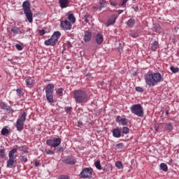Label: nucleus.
Returning <instances> with one entry per match:
<instances>
[{"label":"nucleus","mask_w":179,"mask_h":179,"mask_svg":"<svg viewBox=\"0 0 179 179\" xmlns=\"http://www.w3.org/2000/svg\"><path fill=\"white\" fill-rule=\"evenodd\" d=\"M165 128L166 131H169V132H171V131H173V124L171 123H166Z\"/></svg>","instance_id":"obj_25"},{"label":"nucleus","mask_w":179,"mask_h":179,"mask_svg":"<svg viewBox=\"0 0 179 179\" xmlns=\"http://www.w3.org/2000/svg\"><path fill=\"white\" fill-rule=\"evenodd\" d=\"M74 99L78 103H86L89 100L87 94L83 90L74 91Z\"/></svg>","instance_id":"obj_4"},{"label":"nucleus","mask_w":179,"mask_h":179,"mask_svg":"<svg viewBox=\"0 0 179 179\" xmlns=\"http://www.w3.org/2000/svg\"><path fill=\"white\" fill-rule=\"evenodd\" d=\"M82 125H83L82 122H78V127H82Z\"/></svg>","instance_id":"obj_56"},{"label":"nucleus","mask_w":179,"mask_h":179,"mask_svg":"<svg viewBox=\"0 0 179 179\" xmlns=\"http://www.w3.org/2000/svg\"><path fill=\"white\" fill-rule=\"evenodd\" d=\"M94 166L98 170H101V164H100V161L98 160L95 162Z\"/></svg>","instance_id":"obj_34"},{"label":"nucleus","mask_w":179,"mask_h":179,"mask_svg":"<svg viewBox=\"0 0 179 179\" xmlns=\"http://www.w3.org/2000/svg\"><path fill=\"white\" fill-rule=\"evenodd\" d=\"M57 41L52 36L50 38L45 41L44 44L45 45H56Z\"/></svg>","instance_id":"obj_14"},{"label":"nucleus","mask_w":179,"mask_h":179,"mask_svg":"<svg viewBox=\"0 0 179 179\" xmlns=\"http://www.w3.org/2000/svg\"><path fill=\"white\" fill-rule=\"evenodd\" d=\"M115 19L116 18H114V19H112V20H109L108 21V26H110L111 24H114V23H115Z\"/></svg>","instance_id":"obj_40"},{"label":"nucleus","mask_w":179,"mask_h":179,"mask_svg":"<svg viewBox=\"0 0 179 179\" xmlns=\"http://www.w3.org/2000/svg\"><path fill=\"white\" fill-rule=\"evenodd\" d=\"M67 16L69 22H71V23H72L73 24H75V22H76V18L75 17V15H73V13H71V12H69L67 13Z\"/></svg>","instance_id":"obj_17"},{"label":"nucleus","mask_w":179,"mask_h":179,"mask_svg":"<svg viewBox=\"0 0 179 179\" xmlns=\"http://www.w3.org/2000/svg\"><path fill=\"white\" fill-rule=\"evenodd\" d=\"M46 155H54V152L51 151L50 149H47L45 150Z\"/></svg>","instance_id":"obj_44"},{"label":"nucleus","mask_w":179,"mask_h":179,"mask_svg":"<svg viewBox=\"0 0 179 179\" xmlns=\"http://www.w3.org/2000/svg\"><path fill=\"white\" fill-rule=\"evenodd\" d=\"M38 34H39V36H44V34H45V30L40 29L38 31Z\"/></svg>","instance_id":"obj_43"},{"label":"nucleus","mask_w":179,"mask_h":179,"mask_svg":"<svg viewBox=\"0 0 179 179\" xmlns=\"http://www.w3.org/2000/svg\"><path fill=\"white\" fill-rule=\"evenodd\" d=\"M170 69L173 73H178L179 72V68L178 67H174V66H171Z\"/></svg>","instance_id":"obj_32"},{"label":"nucleus","mask_w":179,"mask_h":179,"mask_svg":"<svg viewBox=\"0 0 179 179\" xmlns=\"http://www.w3.org/2000/svg\"><path fill=\"white\" fill-rule=\"evenodd\" d=\"M0 157L1 159H5V157H6L5 149L0 148Z\"/></svg>","instance_id":"obj_28"},{"label":"nucleus","mask_w":179,"mask_h":179,"mask_svg":"<svg viewBox=\"0 0 179 179\" xmlns=\"http://www.w3.org/2000/svg\"><path fill=\"white\" fill-rule=\"evenodd\" d=\"M54 84H48L45 90L46 99L48 103H54Z\"/></svg>","instance_id":"obj_6"},{"label":"nucleus","mask_w":179,"mask_h":179,"mask_svg":"<svg viewBox=\"0 0 179 179\" xmlns=\"http://www.w3.org/2000/svg\"><path fill=\"white\" fill-rule=\"evenodd\" d=\"M131 112L132 114L137 115V117H143L145 115V112L143 111V108L140 103L132 105L130 107Z\"/></svg>","instance_id":"obj_5"},{"label":"nucleus","mask_w":179,"mask_h":179,"mask_svg":"<svg viewBox=\"0 0 179 179\" xmlns=\"http://www.w3.org/2000/svg\"><path fill=\"white\" fill-rule=\"evenodd\" d=\"M158 45H159V42H157V41H155L152 43H151L152 51H156L157 50Z\"/></svg>","instance_id":"obj_23"},{"label":"nucleus","mask_w":179,"mask_h":179,"mask_svg":"<svg viewBox=\"0 0 179 179\" xmlns=\"http://www.w3.org/2000/svg\"><path fill=\"white\" fill-rule=\"evenodd\" d=\"M87 76L88 78H93V76H92V73H88L87 74Z\"/></svg>","instance_id":"obj_57"},{"label":"nucleus","mask_w":179,"mask_h":179,"mask_svg":"<svg viewBox=\"0 0 179 179\" xmlns=\"http://www.w3.org/2000/svg\"><path fill=\"white\" fill-rule=\"evenodd\" d=\"M131 37H134V38H136V36H138V34H136V33H134H134H131Z\"/></svg>","instance_id":"obj_52"},{"label":"nucleus","mask_w":179,"mask_h":179,"mask_svg":"<svg viewBox=\"0 0 179 179\" xmlns=\"http://www.w3.org/2000/svg\"><path fill=\"white\" fill-rule=\"evenodd\" d=\"M93 169L92 168H85L79 175L80 178H92Z\"/></svg>","instance_id":"obj_8"},{"label":"nucleus","mask_w":179,"mask_h":179,"mask_svg":"<svg viewBox=\"0 0 179 179\" xmlns=\"http://www.w3.org/2000/svg\"><path fill=\"white\" fill-rule=\"evenodd\" d=\"M52 37L55 40L58 41V40L59 39V37H61V32H59V31H55L54 34L52 35Z\"/></svg>","instance_id":"obj_22"},{"label":"nucleus","mask_w":179,"mask_h":179,"mask_svg":"<svg viewBox=\"0 0 179 179\" xmlns=\"http://www.w3.org/2000/svg\"><path fill=\"white\" fill-rule=\"evenodd\" d=\"M21 160L24 163H27V157L26 156H21Z\"/></svg>","instance_id":"obj_46"},{"label":"nucleus","mask_w":179,"mask_h":179,"mask_svg":"<svg viewBox=\"0 0 179 179\" xmlns=\"http://www.w3.org/2000/svg\"><path fill=\"white\" fill-rule=\"evenodd\" d=\"M110 3L112 6H117V3L114 1H110Z\"/></svg>","instance_id":"obj_50"},{"label":"nucleus","mask_w":179,"mask_h":179,"mask_svg":"<svg viewBox=\"0 0 179 179\" xmlns=\"http://www.w3.org/2000/svg\"><path fill=\"white\" fill-rule=\"evenodd\" d=\"M5 110L7 111V113H11L12 114L15 112V110H13L10 106H7Z\"/></svg>","instance_id":"obj_37"},{"label":"nucleus","mask_w":179,"mask_h":179,"mask_svg":"<svg viewBox=\"0 0 179 179\" xmlns=\"http://www.w3.org/2000/svg\"><path fill=\"white\" fill-rule=\"evenodd\" d=\"M57 94H62V88H59L57 92Z\"/></svg>","instance_id":"obj_49"},{"label":"nucleus","mask_w":179,"mask_h":179,"mask_svg":"<svg viewBox=\"0 0 179 179\" xmlns=\"http://www.w3.org/2000/svg\"><path fill=\"white\" fill-rule=\"evenodd\" d=\"M1 135H3L5 136V135H8V134H9V129H8L6 127H3L2 129H1Z\"/></svg>","instance_id":"obj_31"},{"label":"nucleus","mask_w":179,"mask_h":179,"mask_svg":"<svg viewBox=\"0 0 179 179\" xmlns=\"http://www.w3.org/2000/svg\"><path fill=\"white\" fill-rule=\"evenodd\" d=\"M64 110L69 116L71 115V113H72V107L66 106V107H64Z\"/></svg>","instance_id":"obj_27"},{"label":"nucleus","mask_w":179,"mask_h":179,"mask_svg":"<svg viewBox=\"0 0 179 179\" xmlns=\"http://www.w3.org/2000/svg\"><path fill=\"white\" fill-rule=\"evenodd\" d=\"M112 133L114 138H121V130L119 129H113Z\"/></svg>","instance_id":"obj_18"},{"label":"nucleus","mask_w":179,"mask_h":179,"mask_svg":"<svg viewBox=\"0 0 179 179\" xmlns=\"http://www.w3.org/2000/svg\"><path fill=\"white\" fill-rule=\"evenodd\" d=\"M117 149H124V143H120L116 145Z\"/></svg>","instance_id":"obj_41"},{"label":"nucleus","mask_w":179,"mask_h":179,"mask_svg":"<svg viewBox=\"0 0 179 179\" xmlns=\"http://www.w3.org/2000/svg\"><path fill=\"white\" fill-rule=\"evenodd\" d=\"M0 107H1V110H5L8 107V106L4 102H1Z\"/></svg>","instance_id":"obj_36"},{"label":"nucleus","mask_w":179,"mask_h":179,"mask_svg":"<svg viewBox=\"0 0 179 179\" xmlns=\"http://www.w3.org/2000/svg\"><path fill=\"white\" fill-rule=\"evenodd\" d=\"M103 34L98 33L96 36V42L97 44L100 45L103 43Z\"/></svg>","instance_id":"obj_19"},{"label":"nucleus","mask_w":179,"mask_h":179,"mask_svg":"<svg viewBox=\"0 0 179 179\" xmlns=\"http://www.w3.org/2000/svg\"><path fill=\"white\" fill-rule=\"evenodd\" d=\"M129 0H122V3L120 4V6H122L123 8H127V2Z\"/></svg>","instance_id":"obj_35"},{"label":"nucleus","mask_w":179,"mask_h":179,"mask_svg":"<svg viewBox=\"0 0 179 179\" xmlns=\"http://www.w3.org/2000/svg\"><path fill=\"white\" fill-rule=\"evenodd\" d=\"M61 138H55L54 139H48L46 141L48 146H52V148H58L61 145Z\"/></svg>","instance_id":"obj_9"},{"label":"nucleus","mask_w":179,"mask_h":179,"mask_svg":"<svg viewBox=\"0 0 179 179\" xmlns=\"http://www.w3.org/2000/svg\"><path fill=\"white\" fill-rule=\"evenodd\" d=\"M145 80L146 85L148 86H156L158 83H160L163 80L162 74L160 73H155L153 71H148L145 75Z\"/></svg>","instance_id":"obj_1"},{"label":"nucleus","mask_w":179,"mask_h":179,"mask_svg":"<svg viewBox=\"0 0 179 179\" xmlns=\"http://www.w3.org/2000/svg\"><path fill=\"white\" fill-rule=\"evenodd\" d=\"M107 6V3L106 0H99V5L93 7V9H101Z\"/></svg>","instance_id":"obj_15"},{"label":"nucleus","mask_w":179,"mask_h":179,"mask_svg":"<svg viewBox=\"0 0 179 179\" xmlns=\"http://www.w3.org/2000/svg\"><path fill=\"white\" fill-rule=\"evenodd\" d=\"M166 115H169V110H166Z\"/></svg>","instance_id":"obj_60"},{"label":"nucleus","mask_w":179,"mask_h":179,"mask_svg":"<svg viewBox=\"0 0 179 179\" xmlns=\"http://www.w3.org/2000/svg\"><path fill=\"white\" fill-rule=\"evenodd\" d=\"M129 122H130L128 119L123 117L120 124H121V125H128V124H129Z\"/></svg>","instance_id":"obj_29"},{"label":"nucleus","mask_w":179,"mask_h":179,"mask_svg":"<svg viewBox=\"0 0 179 179\" xmlns=\"http://www.w3.org/2000/svg\"><path fill=\"white\" fill-rule=\"evenodd\" d=\"M59 3L62 9L68 8V6H69V1L68 0H59Z\"/></svg>","instance_id":"obj_16"},{"label":"nucleus","mask_w":179,"mask_h":179,"mask_svg":"<svg viewBox=\"0 0 179 179\" xmlns=\"http://www.w3.org/2000/svg\"><path fill=\"white\" fill-rule=\"evenodd\" d=\"M93 36V34H92V31H86L84 34L83 40L85 43H89L92 40V36Z\"/></svg>","instance_id":"obj_13"},{"label":"nucleus","mask_w":179,"mask_h":179,"mask_svg":"<svg viewBox=\"0 0 179 179\" xmlns=\"http://www.w3.org/2000/svg\"><path fill=\"white\" fill-rule=\"evenodd\" d=\"M128 27H134L135 26V20L131 18L127 22Z\"/></svg>","instance_id":"obj_24"},{"label":"nucleus","mask_w":179,"mask_h":179,"mask_svg":"<svg viewBox=\"0 0 179 179\" xmlns=\"http://www.w3.org/2000/svg\"><path fill=\"white\" fill-rule=\"evenodd\" d=\"M15 153H17V148H13L8 152V159L7 161L8 169L16 167V155H15Z\"/></svg>","instance_id":"obj_2"},{"label":"nucleus","mask_w":179,"mask_h":179,"mask_svg":"<svg viewBox=\"0 0 179 179\" xmlns=\"http://www.w3.org/2000/svg\"><path fill=\"white\" fill-rule=\"evenodd\" d=\"M89 17H90V15H84V17H83L84 22H85L86 23H89Z\"/></svg>","instance_id":"obj_39"},{"label":"nucleus","mask_w":179,"mask_h":179,"mask_svg":"<svg viewBox=\"0 0 179 179\" xmlns=\"http://www.w3.org/2000/svg\"><path fill=\"white\" fill-rule=\"evenodd\" d=\"M34 164H35V167H38L40 166V162H34Z\"/></svg>","instance_id":"obj_53"},{"label":"nucleus","mask_w":179,"mask_h":179,"mask_svg":"<svg viewBox=\"0 0 179 179\" xmlns=\"http://www.w3.org/2000/svg\"><path fill=\"white\" fill-rule=\"evenodd\" d=\"M28 150H29V148H27V147H26L25 145H22L21 147L22 152H24L25 153H27V152H29Z\"/></svg>","instance_id":"obj_38"},{"label":"nucleus","mask_w":179,"mask_h":179,"mask_svg":"<svg viewBox=\"0 0 179 179\" xmlns=\"http://www.w3.org/2000/svg\"><path fill=\"white\" fill-rule=\"evenodd\" d=\"M16 92H17V93L18 94H22V90L17 89V90H16Z\"/></svg>","instance_id":"obj_55"},{"label":"nucleus","mask_w":179,"mask_h":179,"mask_svg":"<svg viewBox=\"0 0 179 179\" xmlns=\"http://www.w3.org/2000/svg\"><path fill=\"white\" fill-rule=\"evenodd\" d=\"M63 163L65 164H69V166H72L73 164H76V159L73 156H69L66 158H64L62 160Z\"/></svg>","instance_id":"obj_10"},{"label":"nucleus","mask_w":179,"mask_h":179,"mask_svg":"<svg viewBox=\"0 0 179 179\" xmlns=\"http://www.w3.org/2000/svg\"><path fill=\"white\" fill-rule=\"evenodd\" d=\"M115 166L117 167V169H118L119 170H121V169H124V165H122V162H117L115 163Z\"/></svg>","instance_id":"obj_30"},{"label":"nucleus","mask_w":179,"mask_h":179,"mask_svg":"<svg viewBox=\"0 0 179 179\" xmlns=\"http://www.w3.org/2000/svg\"><path fill=\"white\" fill-rule=\"evenodd\" d=\"M122 132L124 134V135H127V134H129V128L127 127H124Z\"/></svg>","instance_id":"obj_33"},{"label":"nucleus","mask_w":179,"mask_h":179,"mask_svg":"<svg viewBox=\"0 0 179 179\" xmlns=\"http://www.w3.org/2000/svg\"><path fill=\"white\" fill-rule=\"evenodd\" d=\"M160 169L165 173H166V171H168V170H169V167L167 166V164H166L164 163H162L160 164Z\"/></svg>","instance_id":"obj_26"},{"label":"nucleus","mask_w":179,"mask_h":179,"mask_svg":"<svg viewBox=\"0 0 179 179\" xmlns=\"http://www.w3.org/2000/svg\"><path fill=\"white\" fill-rule=\"evenodd\" d=\"M22 10L29 23H33V13L30 9V2L25 1L22 3Z\"/></svg>","instance_id":"obj_3"},{"label":"nucleus","mask_w":179,"mask_h":179,"mask_svg":"<svg viewBox=\"0 0 179 179\" xmlns=\"http://www.w3.org/2000/svg\"><path fill=\"white\" fill-rule=\"evenodd\" d=\"M152 30H153V31H155V33H160V31L162 30V27H160L159 24H155L152 27Z\"/></svg>","instance_id":"obj_20"},{"label":"nucleus","mask_w":179,"mask_h":179,"mask_svg":"<svg viewBox=\"0 0 179 179\" xmlns=\"http://www.w3.org/2000/svg\"><path fill=\"white\" fill-rule=\"evenodd\" d=\"M25 83H26V85L28 87H30L33 86V80H32V78L31 77H28L25 80Z\"/></svg>","instance_id":"obj_21"},{"label":"nucleus","mask_w":179,"mask_h":179,"mask_svg":"<svg viewBox=\"0 0 179 179\" xmlns=\"http://www.w3.org/2000/svg\"><path fill=\"white\" fill-rule=\"evenodd\" d=\"M155 130H157V131H159V127H155Z\"/></svg>","instance_id":"obj_61"},{"label":"nucleus","mask_w":179,"mask_h":179,"mask_svg":"<svg viewBox=\"0 0 179 179\" xmlns=\"http://www.w3.org/2000/svg\"><path fill=\"white\" fill-rule=\"evenodd\" d=\"M58 179H69V176L62 175V176H59Z\"/></svg>","instance_id":"obj_47"},{"label":"nucleus","mask_w":179,"mask_h":179,"mask_svg":"<svg viewBox=\"0 0 179 179\" xmlns=\"http://www.w3.org/2000/svg\"><path fill=\"white\" fill-rule=\"evenodd\" d=\"M61 27L64 30H71L72 29V24L68 20H63L60 23Z\"/></svg>","instance_id":"obj_12"},{"label":"nucleus","mask_w":179,"mask_h":179,"mask_svg":"<svg viewBox=\"0 0 179 179\" xmlns=\"http://www.w3.org/2000/svg\"><path fill=\"white\" fill-rule=\"evenodd\" d=\"M122 118L123 117H121L120 116H117L116 117V122H118L119 124H121V121H122Z\"/></svg>","instance_id":"obj_48"},{"label":"nucleus","mask_w":179,"mask_h":179,"mask_svg":"<svg viewBox=\"0 0 179 179\" xmlns=\"http://www.w3.org/2000/svg\"><path fill=\"white\" fill-rule=\"evenodd\" d=\"M27 117V113L26 112H23L21 114V116L17 119L16 122L15 127L17 130L20 132L23 131V128L24 127V122H26V117Z\"/></svg>","instance_id":"obj_7"},{"label":"nucleus","mask_w":179,"mask_h":179,"mask_svg":"<svg viewBox=\"0 0 179 179\" xmlns=\"http://www.w3.org/2000/svg\"><path fill=\"white\" fill-rule=\"evenodd\" d=\"M15 48L17 50H18V51H22V50H23V46L20 44H16Z\"/></svg>","instance_id":"obj_42"},{"label":"nucleus","mask_w":179,"mask_h":179,"mask_svg":"<svg viewBox=\"0 0 179 179\" xmlns=\"http://www.w3.org/2000/svg\"><path fill=\"white\" fill-rule=\"evenodd\" d=\"M67 47H69V48H71V47H72V43H71V42H67Z\"/></svg>","instance_id":"obj_54"},{"label":"nucleus","mask_w":179,"mask_h":179,"mask_svg":"<svg viewBox=\"0 0 179 179\" xmlns=\"http://www.w3.org/2000/svg\"><path fill=\"white\" fill-rule=\"evenodd\" d=\"M136 92H138L139 93H142V92H143V88H142L141 87H136Z\"/></svg>","instance_id":"obj_45"},{"label":"nucleus","mask_w":179,"mask_h":179,"mask_svg":"<svg viewBox=\"0 0 179 179\" xmlns=\"http://www.w3.org/2000/svg\"><path fill=\"white\" fill-rule=\"evenodd\" d=\"M57 152H64V147L57 148Z\"/></svg>","instance_id":"obj_51"},{"label":"nucleus","mask_w":179,"mask_h":179,"mask_svg":"<svg viewBox=\"0 0 179 179\" xmlns=\"http://www.w3.org/2000/svg\"><path fill=\"white\" fill-rule=\"evenodd\" d=\"M7 31L10 34H14V36H16V34H22L20 29H19L17 27H11L8 28Z\"/></svg>","instance_id":"obj_11"},{"label":"nucleus","mask_w":179,"mask_h":179,"mask_svg":"<svg viewBox=\"0 0 179 179\" xmlns=\"http://www.w3.org/2000/svg\"><path fill=\"white\" fill-rule=\"evenodd\" d=\"M118 12H119L118 14H119V15H121V13H122V12H124V10H119Z\"/></svg>","instance_id":"obj_58"},{"label":"nucleus","mask_w":179,"mask_h":179,"mask_svg":"<svg viewBox=\"0 0 179 179\" xmlns=\"http://www.w3.org/2000/svg\"><path fill=\"white\" fill-rule=\"evenodd\" d=\"M178 27H175V30H176V31H178Z\"/></svg>","instance_id":"obj_59"}]
</instances>
